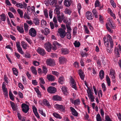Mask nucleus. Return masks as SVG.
I'll return each instance as SVG.
<instances>
[{
  "label": "nucleus",
  "instance_id": "obj_1",
  "mask_svg": "<svg viewBox=\"0 0 121 121\" xmlns=\"http://www.w3.org/2000/svg\"><path fill=\"white\" fill-rule=\"evenodd\" d=\"M107 37L108 38L106 40V37H104L103 40L104 41V43L105 46L107 47V52L110 53H111L113 50L112 48L113 45V41L112 37L110 35H108Z\"/></svg>",
  "mask_w": 121,
  "mask_h": 121
},
{
  "label": "nucleus",
  "instance_id": "obj_2",
  "mask_svg": "<svg viewBox=\"0 0 121 121\" xmlns=\"http://www.w3.org/2000/svg\"><path fill=\"white\" fill-rule=\"evenodd\" d=\"M85 84L87 87L88 89L87 90V93L88 94V96L89 99H91V102H93L94 101L95 97L93 95V93L92 92L90 88L87 85L86 81H84Z\"/></svg>",
  "mask_w": 121,
  "mask_h": 121
},
{
  "label": "nucleus",
  "instance_id": "obj_3",
  "mask_svg": "<svg viewBox=\"0 0 121 121\" xmlns=\"http://www.w3.org/2000/svg\"><path fill=\"white\" fill-rule=\"evenodd\" d=\"M114 52L116 57H118L120 56V53H121V48L120 44H118V47L115 48Z\"/></svg>",
  "mask_w": 121,
  "mask_h": 121
},
{
  "label": "nucleus",
  "instance_id": "obj_4",
  "mask_svg": "<svg viewBox=\"0 0 121 121\" xmlns=\"http://www.w3.org/2000/svg\"><path fill=\"white\" fill-rule=\"evenodd\" d=\"M65 29H62L61 28L58 29V32L60 36L62 38H63L65 36L66 32Z\"/></svg>",
  "mask_w": 121,
  "mask_h": 121
},
{
  "label": "nucleus",
  "instance_id": "obj_5",
  "mask_svg": "<svg viewBox=\"0 0 121 121\" xmlns=\"http://www.w3.org/2000/svg\"><path fill=\"white\" fill-rule=\"evenodd\" d=\"M46 64L48 65L53 66L55 65V62L54 60L51 58L48 59L46 61Z\"/></svg>",
  "mask_w": 121,
  "mask_h": 121
},
{
  "label": "nucleus",
  "instance_id": "obj_6",
  "mask_svg": "<svg viewBox=\"0 0 121 121\" xmlns=\"http://www.w3.org/2000/svg\"><path fill=\"white\" fill-rule=\"evenodd\" d=\"M37 32L33 28H31L29 30V34L32 37H35L36 35Z\"/></svg>",
  "mask_w": 121,
  "mask_h": 121
},
{
  "label": "nucleus",
  "instance_id": "obj_7",
  "mask_svg": "<svg viewBox=\"0 0 121 121\" xmlns=\"http://www.w3.org/2000/svg\"><path fill=\"white\" fill-rule=\"evenodd\" d=\"M22 110L25 113H26L29 110V106L25 104H22Z\"/></svg>",
  "mask_w": 121,
  "mask_h": 121
},
{
  "label": "nucleus",
  "instance_id": "obj_8",
  "mask_svg": "<svg viewBox=\"0 0 121 121\" xmlns=\"http://www.w3.org/2000/svg\"><path fill=\"white\" fill-rule=\"evenodd\" d=\"M37 52L42 56H44L46 54L44 50L40 47H39L37 50Z\"/></svg>",
  "mask_w": 121,
  "mask_h": 121
},
{
  "label": "nucleus",
  "instance_id": "obj_9",
  "mask_svg": "<svg viewBox=\"0 0 121 121\" xmlns=\"http://www.w3.org/2000/svg\"><path fill=\"white\" fill-rule=\"evenodd\" d=\"M44 47L48 52H50L52 48L51 44L49 42L45 43Z\"/></svg>",
  "mask_w": 121,
  "mask_h": 121
},
{
  "label": "nucleus",
  "instance_id": "obj_10",
  "mask_svg": "<svg viewBox=\"0 0 121 121\" xmlns=\"http://www.w3.org/2000/svg\"><path fill=\"white\" fill-rule=\"evenodd\" d=\"M55 107L61 111H64L65 110V106L62 105H59L58 104H56L55 105Z\"/></svg>",
  "mask_w": 121,
  "mask_h": 121
},
{
  "label": "nucleus",
  "instance_id": "obj_11",
  "mask_svg": "<svg viewBox=\"0 0 121 121\" xmlns=\"http://www.w3.org/2000/svg\"><path fill=\"white\" fill-rule=\"evenodd\" d=\"M16 45L17 49L18 52L22 54H23L24 52L22 50V48L21 47L20 43L19 42H17L16 43Z\"/></svg>",
  "mask_w": 121,
  "mask_h": 121
},
{
  "label": "nucleus",
  "instance_id": "obj_12",
  "mask_svg": "<svg viewBox=\"0 0 121 121\" xmlns=\"http://www.w3.org/2000/svg\"><path fill=\"white\" fill-rule=\"evenodd\" d=\"M86 16L87 19L89 20H91L93 19V16L92 13L89 11L86 12Z\"/></svg>",
  "mask_w": 121,
  "mask_h": 121
},
{
  "label": "nucleus",
  "instance_id": "obj_13",
  "mask_svg": "<svg viewBox=\"0 0 121 121\" xmlns=\"http://www.w3.org/2000/svg\"><path fill=\"white\" fill-rule=\"evenodd\" d=\"M47 91L50 93H54L56 92V89L54 87L50 86L48 88Z\"/></svg>",
  "mask_w": 121,
  "mask_h": 121
},
{
  "label": "nucleus",
  "instance_id": "obj_14",
  "mask_svg": "<svg viewBox=\"0 0 121 121\" xmlns=\"http://www.w3.org/2000/svg\"><path fill=\"white\" fill-rule=\"evenodd\" d=\"M71 85L72 88L74 89L75 90L77 89V87L76 85V82L74 79L71 78L70 79Z\"/></svg>",
  "mask_w": 121,
  "mask_h": 121
},
{
  "label": "nucleus",
  "instance_id": "obj_15",
  "mask_svg": "<svg viewBox=\"0 0 121 121\" xmlns=\"http://www.w3.org/2000/svg\"><path fill=\"white\" fill-rule=\"evenodd\" d=\"M70 108L71 110L72 114L75 116H77L78 114L75 109L71 107H70Z\"/></svg>",
  "mask_w": 121,
  "mask_h": 121
},
{
  "label": "nucleus",
  "instance_id": "obj_16",
  "mask_svg": "<svg viewBox=\"0 0 121 121\" xmlns=\"http://www.w3.org/2000/svg\"><path fill=\"white\" fill-rule=\"evenodd\" d=\"M110 75L112 76V78L114 82H115V78L116 77V75L115 71L112 69L111 70L110 73Z\"/></svg>",
  "mask_w": 121,
  "mask_h": 121
},
{
  "label": "nucleus",
  "instance_id": "obj_17",
  "mask_svg": "<svg viewBox=\"0 0 121 121\" xmlns=\"http://www.w3.org/2000/svg\"><path fill=\"white\" fill-rule=\"evenodd\" d=\"M41 32L44 34L45 35H47L50 32L49 29L47 28H45L44 30H41Z\"/></svg>",
  "mask_w": 121,
  "mask_h": 121
},
{
  "label": "nucleus",
  "instance_id": "obj_18",
  "mask_svg": "<svg viewBox=\"0 0 121 121\" xmlns=\"http://www.w3.org/2000/svg\"><path fill=\"white\" fill-rule=\"evenodd\" d=\"M78 74L81 79L82 80H84L85 75L82 71L81 69L78 70Z\"/></svg>",
  "mask_w": 121,
  "mask_h": 121
},
{
  "label": "nucleus",
  "instance_id": "obj_19",
  "mask_svg": "<svg viewBox=\"0 0 121 121\" xmlns=\"http://www.w3.org/2000/svg\"><path fill=\"white\" fill-rule=\"evenodd\" d=\"M47 78L49 81H53L55 80V77L51 74H48L47 75Z\"/></svg>",
  "mask_w": 121,
  "mask_h": 121
},
{
  "label": "nucleus",
  "instance_id": "obj_20",
  "mask_svg": "<svg viewBox=\"0 0 121 121\" xmlns=\"http://www.w3.org/2000/svg\"><path fill=\"white\" fill-rule=\"evenodd\" d=\"M61 50V53L63 55L68 54L69 53V50L67 48H62Z\"/></svg>",
  "mask_w": 121,
  "mask_h": 121
},
{
  "label": "nucleus",
  "instance_id": "obj_21",
  "mask_svg": "<svg viewBox=\"0 0 121 121\" xmlns=\"http://www.w3.org/2000/svg\"><path fill=\"white\" fill-rule=\"evenodd\" d=\"M71 3V0H65L64 4L66 6L69 7L70 6Z\"/></svg>",
  "mask_w": 121,
  "mask_h": 121
},
{
  "label": "nucleus",
  "instance_id": "obj_22",
  "mask_svg": "<svg viewBox=\"0 0 121 121\" xmlns=\"http://www.w3.org/2000/svg\"><path fill=\"white\" fill-rule=\"evenodd\" d=\"M52 99L55 100L61 101L62 99V98L58 95H56L53 96Z\"/></svg>",
  "mask_w": 121,
  "mask_h": 121
},
{
  "label": "nucleus",
  "instance_id": "obj_23",
  "mask_svg": "<svg viewBox=\"0 0 121 121\" xmlns=\"http://www.w3.org/2000/svg\"><path fill=\"white\" fill-rule=\"evenodd\" d=\"M59 60L60 63L61 64L63 63L66 61V59L63 56L59 57Z\"/></svg>",
  "mask_w": 121,
  "mask_h": 121
},
{
  "label": "nucleus",
  "instance_id": "obj_24",
  "mask_svg": "<svg viewBox=\"0 0 121 121\" xmlns=\"http://www.w3.org/2000/svg\"><path fill=\"white\" fill-rule=\"evenodd\" d=\"M64 12L65 14L70 15L72 12L71 9L66 8Z\"/></svg>",
  "mask_w": 121,
  "mask_h": 121
},
{
  "label": "nucleus",
  "instance_id": "obj_25",
  "mask_svg": "<svg viewBox=\"0 0 121 121\" xmlns=\"http://www.w3.org/2000/svg\"><path fill=\"white\" fill-rule=\"evenodd\" d=\"M17 30L20 33L23 34L24 33V30L23 27H20L18 26H17Z\"/></svg>",
  "mask_w": 121,
  "mask_h": 121
},
{
  "label": "nucleus",
  "instance_id": "obj_26",
  "mask_svg": "<svg viewBox=\"0 0 121 121\" xmlns=\"http://www.w3.org/2000/svg\"><path fill=\"white\" fill-rule=\"evenodd\" d=\"M67 31L65 35L67 36V39L69 40L71 39V32L67 30Z\"/></svg>",
  "mask_w": 121,
  "mask_h": 121
},
{
  "label": "nucleus",
  "instance_id": "obj_27",
  "mask_svg": "<svg viewBox=\"0 0 121 121\" xmlns=\"http://www.w3.org/2000/svg\"><path fill=\"white\" fill-rule=\"evenodd\" d=\"M39 20L38 18H34L33 20V22L35 24V25H38L39 24Z\"/></svg>",
  "mask_w": 121,
  "mask_h": 121
},
{
  "label": "nucleus",
  "instance_id": "obj_28",
  "mask_svg": "<svg viewBox=\"0 0 121 121\" xmlns=\"http://www.w3.org/2000/svg\"><path fill=\"white\" fill-rule=\"evenodd\" d=\"M30 70L35 75L37 74V72L35 67L33 66H31L30 68Z\"/></svg>",
  "mask_w": 121,
  "mask_h": 121
},
{
  "label": "nucleus",
  "instance_id": "obj_29",
  "mask_svg": "<svg viewBox=\"0 0 121 121\" xmlns=\"http://www.w3.org/2000/svg\"><path fill=\"white\" fill-rule=\"evenodd\" d=\"M104 72L103 70H101L99 73V78L100 79L102 80L103 78H104Z\"/></svg>",
  "mask_w": 121,
  "mask_h": 121
},
{
  "label": "nucleus",
  "instance_id": "obj_30",
  "mask_svg": "<svg viewBox=\"0 0 121 121\" xmlns=\"http://www.w3.org/2000/svg\"><path fill=\"white\" fill-rule=\"evenodd\" d=\"M11 106L13 111H15L16 110L17 108L15 106V105L14 102L11 101L10 102Z\"/></svg>",
  "mask_w": 121,
  "mask_h": 121
},
{
  "label": "nucleus",
  "instance_id": "obj_31",
  "mask_svg": "<svg viewBox=\"0 0 121 121\" xmlns=\"http://www.w3.org/2000/svg\"><path fill=\"white\" fill-rule=\"evenodd\" d=\"M92 12L94 16H95L96 18L98 17V13L96 9H93L92 10Z\"/></svg>",
  "mask_w": 121,
  "mask_h": 121
},
{
  "label": "nucleus",
  "instance_id": "obj_32",
  "mask_svg": "<svg viewBox=\"0 0 121 121\" xmlns=\"http://www.w3.org/2000/svg\"><path fill=\"white\" fill-rule=\"evenodd\" d=\"M64 78L63 77H60L58 78V82L59 83L62 84L64 83Z\"/></svg>",
  "mask_w": 121,
  "mask_h": 121
},
{
  "label": "nucleus",
  "instance_id": "obj_33",
  "mask_svg": "<svg viewBox=\"0 0 121 121\" xmlns=\"http://www.w3.org/2000/svg\"><path fill=\"white\" fill-rule=\"evenodd\" d=\"M21 43V45L23 48L25 49H26L27 48V44L24 41H22Z\"/></svg>",
  "mask_w": 121,
  "mask_h": 121
},
{
  "label": "nucleus",
  "instance_id": "obj_34",
  "mask_svg": "<svg viewBox=\"0 0 121 121\" xmlns=\"http://www.w3.org/2000/svg\"><path fill=\"white\" fill-rule=\"evenodd\" d=\"M56 8L54 10V13L55 14H57V15H59L60 13V9L59 8L56 7Z\"/></svg>",
  "mask_w": 121,
  "mask_h": 121
},
{
  "label": "nucleus",
  "instance_id": "obj_35",
  "mask_svg": "<svg viewBox=\"0 0 121 121\" xmlns=\"http://www.w3.org/2000/svg\"><path fill=\"white\" fill-rule=\"evenodd\" d=\"M62 91L64 93L65 95H67L68 93V92L67 90V88L65 86H63L62 87Z\"/></svg>",
  "mask_w": 121,
  "mask_h": 121
},
{
  "label": "nucleus",
  "instance_id": "obj_36",
  "mask_svg": "<svg viewBox=\"0 0 121 121\" xmlns=\"http://www.w3.org/2000/svg\"><path fill=\"white\" fill-rule=\"evenodd\" d=\"M0 18L1 20L3 21H4L6 20V16L4 14H3L0 15Z\"/></svg>",
  "mask_w": 121,
  "mask_h": 121
},
{
  "label": "nucleus",
  "instance_id": "obj_37",
  "mask_svg": "<svg viewBox=\"0 0 121 121\" xmlns=\"http://www.w3.org/2000/svg\"><path fill=\"white\" fill-rule=\"evenodd\" d=\"M53 46H56L57 48V47L60 48L61 47V44L57 43L56 41L53 42Z\"/></svg>",
  "mask_w": 121,
  "mask_h": 121
},
{
  "label": "nucleus",
  "instance_id": "obj_38",
  "mask_svg": "<svg viewBox=\"0 0 121 121\" xmlns=\"http://www.w3.org/2000/svg\"><path fill=\"white\" fill-rule=\"evenodd\" d=\"M24 27L25 30V31L26 32H27L28 31V28L29 26L26 23H25L24 24Z\"/></svg>",
  "mask_w": 121,
  "mask_h": 121
},
{
  "label": "nucleus",
  "instance_id": "obj_39",
  "mask_svg": "<svg viewBox=\"0 0 121 121\" xmlns=\"http://www.w3.org/2000/svg\"><path fill=\"white\" fill-rule=\"evenodd\" d=\"M17 11L18 14L20 15V16L21 18L23 17V12L20 9H18Z\"/></svg>",
  "mask_w": 121,
  "mask_h": 121
},
{
  "label": "nucleus",
  "instance_id": "obj_40",
  "mask_svg": "<svg viewBox=\"0 0 121 121\" xmlns=\"http://www.w3.org/2000/svg\"><path fill=\"white\" fill-rule=\"evenodd\" d=\"M43 72L46 74L48 72V70L46 67L44 66H43L42 67Z\"/></svg>",
  "mask_w": 121,
  "mask_h": 121
},
{
  "label": "nucleus",
  "instance_id": "obj_41",
  "mask_svg": "<svg viewBox=\"0 0 121 121\" xmlns=\"http://www.w3.org/2000/svg\"><path fill=\"white\" fill-rule=\"evenodd\" d=\"M43 103L45 105L49 106L50 105L48 101L46 99H44L43 101Z\"/></svg>",
  "mask_w": 121,
  "mask_h": 121
},
{
  "label": "nucleus",
  "instance_id": "obj_42",
  "mask_svg": "<svg viewBox=\"0 0 121 121\" xmlns=\"http://www.w3.org/2000/svg\"><path fill=\"white\" fill-rule=\"evenodd\" d=\"M106 81L108 85V86H110V81L109 78L108 77V75H107L106 76Z\"/></svg>",
  "mask_w": 121,
  "mask_h": 121
},
{
  "label": "nucleus",
  "instance_id": "obj_43",
  "mask_svg": "<svg viewBox=\"0 0 121 121\" xmlns=\"http://www.w3.org/2000/svg\"><path fill=\"white\" fill-rule=\"evenodd\" d=\"M73 44L75 47H79L80 45V43L78 41H75V42L73 43Z\"/></svg>",
  "mask_w": 121,
  "mask_h": 121
},
{
  "label": "nucleus",
  "instance_id": "obj_44",
  "mask_svg": "<svg viewBox=\"0 0 121 121\" xmlns=\"http://www.w3.org/2000/svg\"><path fill=\"white\" fill-rule=\"evenodd\" d=\"M53 115L54 117L56 118H59L60 119L61 118V117L57 113H53Z\"/></svg>",
  "mask_w": 121,
  "mask_h": 121
},
{
  "label": "nucleus",
  "instance_id": "obj_45",
  "mask_svg": "<svg viewBox=\"0 0 121 121\" xmlns=\"http://www.w3.org/2000/svg\"><path fill=\"white\" fill-rule=\"evenodd\" d=\"M57 0H51L50 3L51 5H53L54 4L56 5L57 4Z\"/></svg>",
  "mask_w": 121,
  "mask_h": 121
},
{
  "label": "nucleus",
  "instance_id": "obj_46",
  "mask_svg": "<svg viewBox=\"0 0 121 121\" xmlns=\"http://www.w3.org/2000/svg\"><path fill=\"white\" fill-rule=\"evenodd\" d=\"M12 70L13 74L16 76H17L18 75L17 73H18L17 70L15 68H13Z\"/></svg>",
  "mask_w": 121,
  "mask_h": 121
},
{
  "label": "nucleus",
  "instance_id": "obj_47",
  "mask_svg": "<svg viewBox=\"0 0 121 121\" xmlns=\"http://www.w3.org/2000/svg\"><path fill=\"white\" fill-rule=\"evenodd\" d=\"M25 39L30 44H31L32 43V42L30 39L28 37H25Z\"/></svg>",
  "mask_w": 121,
  "mask_h": 121
},
{
  "label": "nucleus",
  "instance_id": "obj_48",
  "mask_svg": "<svg viewBox=\"0 0 121 121\" xmlns=\"http://www.w3.org/2000/svg\"><path fill=\"white\" fill-rule=\"evenodd\" d=\"M15 5L17 7L20 8L21 9L23 8V4L21 3H17Z\"/></svg>",
  "mask_w": 121,
  "mask_h": 121
},
{
  "label": "nucleus",
  "instance_id": "obj_49",
  "mask_svg": "<svg viewBox=\"0 0 121 121\" xmlns=\"http://www.w3.org/2000/svg\"><path fill=\"white\" fill-rule=\"evenodd\" d=\"M96 119L97 121H101V117L99 113L97 114L96 115Z\"/></svg>",
  "mask_w": 121,
  "mask_h": 121
},
{
  "label": "nucleus",
  "instance_id": "obj_50",
  "mask_svg": "<svg viewBox=\"0 0 121 121\" xmlns=\"http://www.w3.org/2000/svg\"><path fill=\"white\" fill-rule=\"evenodd\" d=\"M80 103V100L79 99H78L74 101V104L75 105L79 104Z\"/></svg>",
  "mask_w": 121,
  "mask_h": 121
},
{
  "label": "nucleus",
  "instance_id": "obj_51",
  "mask_svg": "<svg viewBox=\"0 0 121 121\" xmlns=\"http://www.w3.org/2000/svg\"><path fill=\"white\" fill-rule=\"evenodd\" d=\"M9 9L13 13H16V10L13 7H10Z\"/></svg>",
  "mask_w": 121,
  "mask_h": 121
},
{
  "label": "nucleus",
  "instance_id": "obj_52",
  "mask_svg": "<svg viewBox=\"0 0 121 121\" xmlns=\"http://www.w3.org/2000/svg\"><path fill=\"white\" fill-rule=\"evenodd\" d=\"M49 16L50 17V19H51L52 18V9H50L49 12Z\"/></svg>",
  "mask_w": 121,
  "mask_h": 121
},
{
  "label": "nucleus",
  "instance_id": "obj_53",
  "mask_svg": "<svg viewBox=\"0 0 121 121\" xmlns=\"http://www.w3.org/2000/svg\"><path fill=\"white\" fill-rule=\"evenodd\" d=\"M109 23L108 24L109 26L112 29H115V26H114V25L112 23L110 20H109Z\"/></svg>",
  "mask_w": 121,
  "mask_h": 121
},
{
  "label": "nucleus",
  "instance_id": "obj_54",
  "mask_svg": "<svg viewBox=\"0 0 121 121\" xmlns=\"http://www.w3.org/2000/svg\"><path fill=\"white\" fill-rule=\"evenodd\" d=\"M84 27L85 29V31L87 34H88L89 32V30H88V28L87 26L85 25H84Z\"/></svg>",
  "mask_w": 121,
  "mask_h": 121
},
{
  "label": "nucleus",
  "instance_id": "obj_55",
  "mask_svg": "<svg viewBox=\"0 0 121 121\" xmlns=\"http://www.w3.org/2000/svg\"><path fill=\"white\" fill-rule=\"evenodd\" d=\"M57 18L63 19L64 18V15L63 14H61V15H57Z\"/></svg>",
  "mask_w": 121,
  "mask_h": 121
},
{
  "label": "nucleus",
  "instance_id": "obj_56",
  "mask_svg": "<svg viewBox=\"0 0 121 121\" xmlns=\"http://www.w3.org/2000/svg\"><path fill=\"white\" fill-rule=\"evenodd\" d=\"M8 15L10 18H14V17L13 14L10 12H9L8 13Z\"/></svg>",
  "mask_w": 121,
  "mask_h": 121
},
{
  "label": "nucleus",
  "instance_id": "obj_57",
  "mask_svg": "<svg viewBox=\"0 0 121 121\" xmlns=\"http://www.w3.org/2000/svg\"><path fill=\"white\" fill-rule=\"evenodd\" d=\"M77 31V27H75L73 29V33L74 35H76Z\"/></svg>",
  "mask_w": 121,
  "mask_h": 121
},
{
  "label": "nucleus",
  "instance_id": "obj_58",
  "mask_svg": "<svg viewBox=\"0 0 121 121\" xmlns=\"http://www.w3.org/2000/svg\"><path fill=\"white\" fill-rule=\"evenodd\" d=\"M105 121H112V120L108 115L106 116L105 117Z\"/></svg>",
  "mask_w": 121,
  "mask_h": 121
},
{
  "label": "nucleus",
  "instance_id": "obj_59",
  "mask_svg": "<svg viewBox=\"0 0 121 121\" xmlns=\"http://www.w3.org/2000/svg\"><path fill=\"white\" fill-rule=\"evenodd\" d=\"M52 73L53 74L56 75L57 77L59 75V73L58 72H57L56 71H52Z\"/></svg>",
  "mask_w": 121,
  "mask_h": 121
},
{
  "label": "nucleus",
  "instance_id": "obj_60",
  "mask_svg": "<svg viewBox=\"0 0 121 121\" xmlns=\"http://www.w3.org/2000/svg\"><path fill=\"white\" fill-rule=\"evenodd\" d=\"M99 3L100 2L98 0H97L96 1L95 3V7H99Z\"/></svg>",
  "mask_w": 121,
  "mask_h": 121
},
{
  "label": "nucleus",
  "instance_id": "obj_61",
  "mask_svg": "<svg viewBox=\"0 0 121 121\" xmlns=\"http://www.w3.org/2000/svg\"><path fill=\"white\" fill-rule=\"evenodd\" d=\"M33 65L35 66H37L39 64V62L37 61H34L33 62Z\"/></svg>",
  "mask_w": 121,
  "mask_h": 121
},
{
  "label": "nucleus",
  "instance_id": "obj_62",
  "mask_svg": "<svg viewBox=\"0 0 121 121\" xmlns=\"http://www.w3.org/2000/svg\"><path fill=\"white\" fill-rule=\"evenodd\" d=\"M102 87L103 91H105L106 90V87L104 83H103L102 84Z\"/></svg>",
  "mask_w": 121,
  "mask_h": 121
},
{
  "label": "nucleus",
  "instance_id": "obj_63",
  "mask_svg": "<svg viewBox=\"0 0 121 121\" xmlns=\"http://www.w3.org/2000/svg\"><path fill=\"white\" fill-rule=\"evenodd\" d=\"M47 23L44 20H42L41 22V25L42 26H46Z\"/></svg>",
  "mask_w": 121,
  "mask_h": 121
},
{
  "label": "nucleus",
  "instance_id": "obj_64",
  "mask_svg": "<svg viewBox=\"0 0 121 121\" xmlns=\"http://www.w3.org/2000/svg\"><path fill=\"white\" fill-rule=\"evenodd\" d=\"M50 26L51 29H54V24L52 22H50Z\"/></svg>",
  "mask_w": 121,
  "mask_h": 121
}]
</instances>
